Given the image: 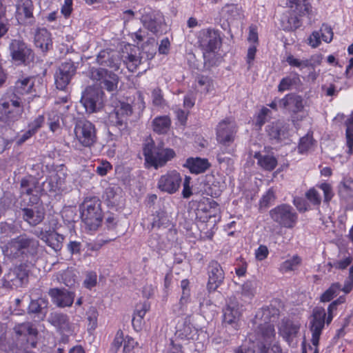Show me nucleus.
<instances>
[{
    "label": "nucleus",
    "instance_id": "nucleus-1",
    "mask_svg": "<svg viewBox=\"0 0 353 353\" xmlns=\"http://www.w3.org/2000/svg\"><path fill=\"white\" fill-rule=\"evenodd\" d=\"M279 315V309L272 305L257 311L254 319L256 330L253 334L258 353H281V347L277 343L272 344L276 335L272 323Z\"/></svg>",
    "mask_w": 353,
    "mask_h": 353
},
{
    "label": "nucleus",
    "instance_id": "nucleus-2",
    "mask_svg": "<svg viewBox=\"0 0 353 353\" xmlns=\"http://www.w3.org/2000/svg\"><path fill=\"white\" fill-rule=\"evenodd\" d=\"M30 99H21L7 92L0 99V124L10 126L21 119Z\"/></svg>",
    "mask_w": 353,
    "mask_h": 353
},
{
    "label": "nucleus",
    "instance_id": "nucleus-3",
    "mask_svg": "<svg viewBox=\"0 0 353 353\" xmlns=\"http://www.w3.org/2000/svg\"><path fill=\"white\" fill-rule=\"evenodd\" d=\"M39 242L38 240L21 235L10 240L2 247L3 254L12 259L22 258L28 261L35 256L38 252Z\"/></svg>",
    "mask_w": 353,
    "mask_h": 353
},
{
    "label": "nucleus",
    "instance_id": "nucleus-4",
    "mask_svg": "<svg viewBox=\"0 0 353 353\" xmlns=\"http://www.w3.org/2000/svg\"><path fill=\"white\" fill-rule=\"evenodd\" d=\"M143 155L146 167L157 170L172 161L176 153L173 149L165 147L163 143H155L151 141L143 147Z\"/></svg>",
    "mask_w": 353,
    "mask_h": 353
},
{
    "label": "nucleus",
    "instance_id": "nucleus-5",
    "mask_svg": "<svg viewBox=\"0 0 353 353\" xmlns=\"http://www.w3.org/2000/svg\"><path fill=\"white\" fill-rule=\"evenodd\" d=\"M81 218L89 230H95L103 219L101 201L96 196L87 197L79 207Z\"/></svg>",
    "mask_w": 353,
    "mask_h": 353
},
{
    "label": "nucleus",
    "instance_id": "nucleus-6",
    "mask_svg": "<svg viewBox=\"0 0 353 353\" xmlns=\"http://www.w3.org/2000/svg\"><path fill=\"white\" fill-rule=\"evenodd\" d=\"M326 323V313L324 308H314L310 321V330L312 332L311 342L313 346L306 347L305 341L302 343V353H319L318 346L320 336Z\"/></svg>",
    "mask_w": 353,
    "mask_h": 353
},
{
    "label": "nucleus",
    "instance_id": "nucleus-7",
    "mask_svg": "<svg viewBox=\"0 0 353 353\" xmlns=\"http://www.w3.org/2000/svg\"><path fill=\"white\" fill-rule=\"evenodd\" d=\"M199 41L203 50L205 63L212 64L211 59L215 57L221 43L219 32L212 29L202 30L199 32Z\"/></svg>",
    "mask_w": 353,
    "mask_h": 353
},
{
    "label": "nucleus",
    "instance_id": "nucleus-8",
    "mask_svg": "<svg viewBox=\"0 0 353 353\" xmlns=\"http://www.w3.org/2000/svg\"><path fill=\"white\" fill-rule=\"evenodd\" d=\"M271 219L280 226L293 228L297 223L298 214L294 208L288 204H281L270 211Z\"/></svg>",
    "mask_w": 353,
    "mask_h": 353
},
{
    "label": "nucleus",
    "instance_id": "nucleus-9",
    "mask_svg": "<svg viewBox=\"0 0 353 353\" xmlns=\"http://www.w3.org/2000/svg\"><path fill=\"white\" fill-rule=\"evenodd\" d=\"M75 139L85 148H91L97 141V130L94 125L87 120H80L74 128Z\"/></svg>",
    "mask_w": 353,
    "mask_h": 353
},
{
    "label": "nucleus",
    "instance_id": "nucleus-10",
    "mask_svg": "<svg viewBox=\"0 0 353 353\" xmlns=\"http://www.w3.org/2000/svg\"><path fill=\"white\" fill-rule=\"evenodd\" d=\"M66 176L67 170L63 165L53 166L49 171L44 185L49 192L60 194L66 190Z\"/></svg>",
    "mask_w": 353,
    "mask_h": 353
},
{
    "label": "nucleus",
    "instance_id": "nucleus-11",
    "mask_svg": "<svg viewBox=\"0 0 353 353\" xmlns=\"http://www.w3.org/2000/svg\"><path fill=\"white\" fill-rule=\"evenodd\" d=\"M287 5L296 16L288 19V25L285 27L288 30H295L301 26V23L299 17L312 14V6L307 0H287Z\"/></svg>",
    "mask_w": 353,
    "mask_h": 353
},
{
    "label": "nucleus",
    "instance_id": "nucleus-12",
    "mask_svg": "<svg viewBox=\"0 0 353 353\" xmlns=\"http://www.w3.org/2000/svg\"><path fill=\"white\" fill-rule=\"evenodd\" d=\"M301 326L298 319L284 318L278 325L279 334L290 346H295L300 336Z\"/></svg>",
    "mask_w": 353,
    "mask_h": 353
},
{
    "label": "nucleus",
    "instance_id": "nucleus-13",
    "mask_svg": "<svg viewBox=\"0 0 353 353\" xmlns=\"http://www.w3.org/2000/svg\"><path fill=\"white\" fill-rule=\"evenodd\" d=\"M236 132L235 121L230 118H225L216 128V141L222 146L230 148L234 141Z\"/></svg>",
    "mask_w": 353,
    "mask_h": 353
},
{
    "label": "nucleus",
    "instance_id": "nucleus-14",
    "mask_svg": "<svg viewBox=\"0 0 353 353\" xmlns=\"http://www.w3.org/2000/svg\"><path fill=\"white\" fill-rule=\"evenodd\" d=\"M81 103L86 112L93 113L99 111L103 104V92L96 86L88 87L82 94Z\"/></svg>",
    "mask_w": 353,
    "mask_h": 353
},
{
    "label": "nucleus",
    "instance_id": "nucleus-15",
    "mask_svg": "<svg viewBox=\"0 0 353 353\" xmlns=\"http://www.w3.org/2000/svg\"><path fill=\"white\" fill-rule=\"evenodd\" d=\"M182 184V176L176 170H170L161 175L157 181L158 189L165 193L174 194Z\"/></svg>",
    "mask_w": 353,
    "mask_h": 353
},
{
    "label": "nucleus",
    "instance_id": "nucleus-16",
    "mask_svg": "<svg viewBox=\"0 0 353 353\" xmlns=\"http://www.w3.org/2000/svg\"><path fill=\"white\" fill-rule=\"evenodd\" d=\"M132 113L130 104L119 101L114 106L112 111L109 112L108 121L112 125L117 126L120 130L126 126V120Z\"/></svg>",
    "mask_w": 353,
    "mask_h": 353
},
{
    "label": "nucleus",
    "instance_id": "nucleus-17",
    "mask_svg": "<svg viewBox=\"0 0 353 353\" xmlns=\"http://www.w3.org/2000/svg\"><path fill=\"white\" fill-rule=\"evenodd\" d=\"M141 21L143 26L154 34L161 32L163 17L161 12L154 11L150 8H144L140 10Z\"/></svg>",
    "mask_w": 353,
    "mask_h": 353
},
{
    "label": "nucleus",
    "instance_id": "nucleus-18",
    "mask_svg": "<svg viewBox=\"0 0 353 353\" xmlns=\"http://www.w3.org/2000/svg\"><path fill=\"white\" fill-rule=\"evenodd\" d=\"M9 50L10 56L14 61L26 63L34 57L32 49L23 40L19 39L11 41Z\"/></svg>",
    "mask_w": 353,
    "mask_h": 353
},
{
    "label": "nucleus",
    "instance_id": "nucleus-19",
    "mask_svg": "<svg viewBox=\"0 0 353 353\" xmlns=\"http://www.w3.org/2000/svg\"><path fill=\"white\" fill-rule=\"evenodd\" d=\"M91 78L99 81L108 91H113L117 89L119 78L113 72H108L103 68H92L90 72Z\"/></svg>",
    "mask_w": 353,
    "mask_h": 353
},
{
    "label": "nucleus",
    "instance_id": "nucleus-20",
    "mask_svg": "<svg viewBox=\"0 0 353 353\" xmlns=\"http://www.w3.org/2000/svg\"><path fill=\"white\" fill-rule=\"evenodd\" d=\"M76 72V68L72 62L61 64L54 74V82L57 89L65 90Z\"/></svg>",
    "mask_w": 353,
    "mask_h": 353
},
{
    "label": "nucleus",
    "instance_id": "nucleus-21",
    "mask_svg": "<svg viewBox=\"0 0 353 353\" xmlns=\"http://www.w3.org/2000/svg\"><path fill=\"white\" fill-rule=\"evenodd\" d=\"M28 272L24 268L17 266L4 276L3 285L10 288L22 287L28 282Z\"/></svg>",
    "mask_w": 353,
    "mask_h": 353
},
{
    "label": "nucleus",
    "instance_id": "nucleus-22",
    "mask_svg": "<svg viewBox=\"0 0 353 353\" xmlns=\"http://www.w3.org/2000/svg\"><path fill=\"white\" fill-rule=\"evenodd\" d=\"M34 234L54 252H57L61 250L64 236L56 232L54 230H44L39 228L34 232Z\"/></svg>",
    "mask_w": 353,
    "mask_h": 353
},
{
    "label": "nucleus",
    "instance_id": "nucleus-23",
    "mask_svg": "<svg viewBox=\"0 0 353 353\" xmlns=\"http://www.w3.org/2000/svg\"><path fill=\"white\" fill-rule=\"evenodd\" d=\"M48 321L63 334L67 336L72 335L76 330V325L69 321L66 314L54 312L50 314Z\"/></svg>",
    "mask_w": 353,
    "mask_h": 353
},
{
    "label": "nucleus",
    "instance_id": "nucleus-24",
    "mask_svg": "<svg viewBox=\"0 0 353 353\" xmlns=\"http://www.w3.org/2000/svg\"><path fill=\"white\" fill-rule=\"evenodd\" d=\"M208 290L210 292L215 291L222 284L225 278L222 267L217 261H211L208 265Z\"/></svg>",
    "mask_w": 353,
    "mask_h": 353
},
{
    "label": "nucleus",
    "instance_id": "nucleus-25",
    "mask_svg": "<svg viewBox=\"0 0 353 353\" xmlns=\"http://www.w3.org/2000/svg\"><path fill=\"white\" fill-rule=\"evenodd\" d=\"M34 81L35 79L32 77H21L15 82L13 91L8 93L21 99H26V95L30 94L32 99V97L36 95Z\"/></svg>",
    "mask_w": 353,
    "mask_h": 353
},
{
    "label": "nucleus",
    "instance_id": "nucleus-26",
    "mask_svg": "<svg viewBox=\"0 0 353 353\" xmlns=\"http://www.w3.org/2000/svg\"><path fill=\"white\" fill-rule=\"evenodd\" d=\"M241 310L239 304L235 301H230L226 307L223 310V321L231 325L235 330L239 327Z\"/></svg>",
    "mask_w": 353,
    "mask_h": 353
},
{
    "label": "nucleus",
    "instance_id": "nucleus-27",
    "mask_svg": "<svg viewBox=\"0 0 353 353\" xmlns=\"http://www.w3.org/2000/svg\"><path fill=\"white\" fill-rule=\"evenodd\" d=\"M37 182L35 179L32 176L26 177L21 179L20 193L23 201H26V197H28V203H37L39 197L37 194H34V192H37Z\"/></svg>",
    "mask_w": 353,
    "mask_h": 353
},
{
    "label": "nucleus",
    "instance_id": "nucleus-28",
    "mask_svg": "<svg viewBox=\"0 0 353 353\" xmlns=\"http://www.w3.org/2000/svg\"><path fill=\"white\" fill-rule=\"evenodd\" d=\"M137 345L138 343L132 337L128 335L124 336L123 332L119 331L112 343L111 350L115 353L120 349L122 353H131V351Z\"/></svg>",
    "mask_w": 353,
    "mask_h": 353
},
{
    "label": "nucleus",
    "instance_id": "nucleus-29",
    "mask_svg": "<svg viewBox=\"0 0 353 353\" xmlns=\"http://www.w3.org/2000/svg\"><path fill=\"white\" fill-rule=\"evenodd\" d=\"M279 108H283L291 113H298L304 108V100L303 98L295 94H286L283 98L279 99Z\"/></svg>",
    "mask_w": 353,
    "mask_h": 353
},
{
    "label": "nucleus",
    "instance_id": "nucleus-30",
    "mask_svg": "<svg viewBox=\"0 0 353 353\" xmlns=\"http://www.w3.org/2000/svg\"><path fill=\"white\" fill-rule=\"evenodd\" d=\"M196 332V330L190 323V315L186 316L177 322L175 332L177 338L184 340L193 339Z\"/></svg>",
    "mask_w": 353,
    "mask_h": 353
},
{
    "label": "nucleus",
    "instance_id": "nucleus-31",
    "mask_svg": "<svg viewBox=\"0 0 353 353\" xmlns=\"http://www.w3.org/2000/svg\"><path fill=\"white\" fill-rule=\"evenodd\" d=\"M96 60L98 64L109 67L114 70H117L119 68L120 60L117 53L112 50H101L97 54Z\"/></svg>",
    "mask_w": 353,
    "mask_h": 353
},
{
    "label": "nucleus",
    "instance_id": "nucleus-32",
    "mask_svg": "<svg viewBox=\"0 0 353 353\" xmlns=\"http://www.w3.org/2000/svg\"><path fill=\"white\" fill-rule=\"evenodd\" d=\"M34 43L42 52L49 50L52 46L50 32L45 28H37L34 32Z\"/></svg>",
    "mask_w": 353,
    "mask_h": 353
},
{
    "label": "nucleus",
    "instance_id": "nucleus-33",
    "mask_svg": "<svg viewBox=\"0 0 353 353\" xmlns=\"http://www.w3.org/2000/svg\"><path fill=\"white\" fill-rule=\"evenodd\" d=\"M183 166L189 170L192 174H199L205 172L211 164L207 159L200 157H189Z\"/></svg>",
    "mask_w": 353,
    "mask_h": 353
},
{
    "label": "nucleus",
    "instance_id": "nucleus-34",
    "mask_svg": "<svg viewBox=\"0 0 353 353\" xmlns=\"http://www.w3.org/2000/svg\"><path fill=\"white\" fill-rule=\"evenodd\" d=\"M267 131L271 139L279 142L285 141L290 136L288 126L281 121L268 125L267 126Z\"/></svg>",
    "mask_w": 353,
    "mask_h": 353
},
{
    "label": "nucleus",
    "instance_id": "nucleus-35",
    "mask_svg": "<svg viewBox=\"0 0 353 353\" xmlns=\"http://www.w3.org/2000/svg\"><path fill=\"white\" fill-rule=\"evenodd\" d=\"M49 294L52 297V301L59 307H64L72 305L74 294L68 291H62L59 289H52Z\"/></svg>",
    "mask_w": 353,
    "mask_h": 353
},
{
    "label": "nucleus",
    "instance_id": "nucleus-36",
    "mask_svg": "<svg viewBox=\"0 0 353 353\" xmlns=\"http://www.w3.org/2000/svg\"><path fill=\"white\" fill-rule=\"evenodd\" d=\"M22 211L24 221L32 225L39 224L44 218L43 209L38 205L32 206L31 208H24Z\"/></svg>",
    "mask_w": 353,
    "mask_h": 353
},
{
    "label": "nucleus",
    "instance_id": "nucleus-37",
    "mask_svg": "<svg viewBox=\"0 0 353 353\" xmlns=\"http://www.w3.org/2000/svg\"><path fill=\"white\" fill-rule=\"evenodd\" d=\"M302 263L303 259L298 254L288 255L280 264L279 270L283 274L295 272L299 269Z\"/></svg>",
    "mask_w": 353,
    "mask_h": 353
},
{
    "label": "nucleus",
    "instance_id": "nucleus-38",
    "mask_svg": "<svg viewBox=\"0 0 353 353\" xmlns=\"http://www.w3.org/2000/svg\"><path fill=\"white\" fill-rule=\"evenodd\" d=\"M103 198L108 205H119L123 200L122 190L117 186L108 187L105 190Z\"/></svg>",
    "mask_w": 353,
    "mask_h": 353
},
{
    "label": "nucleus",
    "instance_id": "nucleus-39",
    "mask_svg": "<svg viewBox=\"0 0 353 353\" xmlns=\"http://www.w3.org/2000/svg\"><path fill=\"white\" fill-rule=\"evenodd\" d=\"M171 126V120L168 116H160L152 121L153 130L158 134H166Z\"/></svg>",
    "mask_w": 353,
    "mask_h": 353
},
{
    "label": "nucleus",
    "instance_id": "nucleus-40",
    "mask_svg": "<svg viewBox=\"0 0 353 353\" xmlns=\"http://www.w3.org/2000/svg\"><path fill=\"white\" fill-rule=\"evenodd\" d=\"M254 157L257 159L258 164L265 170L271 171L277 165L276 159L272 155H262L260 153H256Z\"/></svg>",
    "mask_w": 353,
    "mask_h": 353
},
{
    "label": "nucleus",
    "instance_id": "nucleus-41",
    "mask_svg": "<svg viewBox=\"0 0 353 353\" xmlns=\"http://www.w3.org/2000/svg\"><path fill=\"white\" fill-rule=\"evenodd\" d=\"M33 6L31 0H21L17 6V16L21 19L32 17Z\"/></svg>",
    "mask_w": 353,
    "mask_h": 353
},
{
    "label": "nucleus",
    "instance_id": "nucleus-42",
    "mask_svg": "<svg viewBox=\"0 0 353 353\" xmlns=\"http://www.w3.org/2000/svg\"><path fill=\"white\" fill-rule=\"evenodd\" d=\"M223 13L228 21L241 19L243 15L241 7L236 4L226 5L223 8Z\"/></svg>",
    "mask_w": 353,
    "mask_h": 353
},
{
    "label": "nucleus",
    "instance_id": "nucleus-43",
    "mask_svg": "<svg viewBox=\"0 0 353 353\" xmlns=\"http://www.w3.org/2000/svg\"><path fill=\"white\" fill-rule=\"evenodd\" d=\"M48 304V301L44 298L32 300L28 306V311L30 313H39L44 316L46 313Z\"/></svg>",
    "mask_w": 353,
    "mask_h": 353
},
{
    "label": "nucleus",
    "instance_id": "nucleus-44",
    "mask_svg": "<svg viewBox=\"0 0 353 353\" xmlns=\"http://www.w3.org/2000/svg\"><path fill=\"white\" fill-rule=\"evenodd\" d=\"M170 225V216L163 211L158 212L157 215L154 217L152 223V227L153 228H168Z\"/></svg>",
    "mask_w": 353,
    "mask_h": 353
},
{
    "label": "nucleus",
    "instance_id": "nucleus-45",
    "mask_svg": "<svg viewBox=\"0 0 353 353\" xmlns=\"http://www.w3.org/2000/svg\"><path fill=\"white\" fill-rule=\"evenodd\" d=\"M257 283L255 281H247L241 286V295L251 300L256 294Z\"/></svg>",
    "mask_w": 353,
    "mask_h": 353
},
{
    "label": "nucleus",
    "instance_id": "nucleus-46",
    "mask_svg": "<svg viewBox=\"0 0 353 353\" xmlns=\"http://www.w3.org/2000/svg\"><path fill=\"white\" fill-rule=\"evenodd\" d=\"M14 330L18 336L30 335L35 336L38 333L37 330L30 323L18 324L15 325Z\"/></svg>",
    "mask_w": 353,
    "mask_h": 353
},
{
    "label": "nucleus",
    "instance_id": "nucleus-47",
    "mask_svg": "<svg viewBox=\"0 0 353 353\" xmlns=\"http://www.w3.org/2000/svg\"><path fill=\"white\" fill-rule=\"evenodd\" d=\"M189 300L190 299L187 298V294H185L184 296H181L179 303L172 307L173 313L178 316L186 315Z\"/></svg>",
    "mask_w": 353,
    "mask_h": 353
},
{
    "label": "nucleus",
    "instance_id": "nucleus-48",
    "mask_svg": "<svg viewBox=\"0 0 353 353\" xmlns=\"http://www.w3.org/2000/svg\"><path fill=\"white\" fill-rule=\"evenodd\" d=\"M340 195L345 198L349 199L353 197V180L348 178L344 179L341 183L339 187Z\"/></svg>",
    "mask_w": 353,
    "mask_h": 353
},
{
    "label": "nucleus",
    "instance_id": "nucleus-49",
    "mask_svg": "<svg viewBox=\"0 0 353 353\" xmlns=\"http://www.w3.org/2000/svg\"><path fill=\"white\" fill-rule=\"evenodd\" d=\"M123 61L129 71L134 72L141 64V59L136 53L133 54L131 52L125 57Z\"/></svg>",
    "mask_w": 353,
    "mask_h": 353
},
{
    "label": "nucleus",
    "instance_id": "nucleus-50",
    "mask_svg": "<svg viewBox=\"0 0 353 353\" xmlns=\"http://www.w3.org/2000/svg\"><path fill=\"white\" fill-rule=\"evenodd\" d=\"M346 139L347 146L348 148L347 154H352L353 152V113L347 121Z\"/></svg>",
    "mask_w": 353,
    "mask_h": 353
},
{
    "label": "nucleus",
    "instance_id": "nucleus-51",
    "mask_svg": "<svg viewBox=\"0 0 353 353\" xmlns=\"http://www.w3.org/2000/svg\"><path fill=\"white\" fill-rule=\"evenodd\" d=\"M341 290V285L339 283H333L321 296L322 302H329Z\"/></svg>",
    "mask_w": 353,
    "mask_h": 353
},
{
    "label": "nucleus",
    "instance_id": "nucleus-52",
    "mask_svg": "<svg viewBox=\"0 0 353 353\" xmlns=\"http://www.w3.org/2000/svg\"><path fill=\"white\" fill-rule=\"evenodd\" d=\"M58 279L65 285L70 288L74 286L76 282L75 275L74 274L72 271L70 270H65L62 273H61L59 274Z\"/></svg>",
    "mask_w": 353,
    "mask_h": 353
},
{
    "label": "nucleus",
    "instance_id": "nucleus-53",
    "mask_svg": "<svg viewBox=\"0 0 353 353\" xmlns=\"http://www.w3.org/2000/svg\"><path fill=\"white\" fill-rule=\"evenodd\" d=\"M275 194L274 190L269 189L261 197L259 201V207L261 209L268 208L275 200Z\"/></svg>",
    "mask_w": 353,
    "mask_h": 353
},
{
    "label": "nucleus",
    "instance_id": "nucleus-54",
    "mask_svg": "<svg viewBox=\"0 0 353 353\" xmlns=\"http://www.w3.org/2000/svg\"><path fill=\"white\" fill-rule=\"evenodd\" d=\"M286 61L290 66L297 68L301 71H302L305 68H308L307 61L306 59H300L294 57L292 54H289L286 57Z\"/></svg>",
    "mask_w": 353,
    "mask_h": 353
},
{
    "label": "nucleus",
    "instance_id": "nucleus-55",
    "mask_svg": "<svg viewBox=\"0 0 353 353\" xmlns=\"http://www.w3.org/2000/svg\"><path fill=\"white\" fill-rule=\"evenodd\" d=\"M286 61L290 66L297 68L301 71H302L305 68H308L307 61L306 59H300L294 57L292 54H289L286 57Z\"/></svg>",
    "mask_w": 353,
    "mask_h": 353
},
{
    "label": "nucleus",
    "instance_id": "nucleus-56",
    "mask_svg": "<svg viewBox=\"0 0 353 353\" xmlns=\"http://www.w3.org/2000/svg\"><path fill=\"white\" fill-rule=\"evenodd\" d=\"M198 85L201 87V92L203 93H208L213 89V84L212 79L205 76H201L198 77Z\"/></svg>",
    "mask_w": 353,
    "mask_h": 353
},
{
    "label": "nucleus",
    "instance_id": "nucleus-57",
    "mask_svg": "<svg viewBox=\"0 0 353 353\" xmlns=\"http://www.w3.org/2000/svg\"><path fill=\"white\" fill-rule=\"evenodd\" d=\"M305 197L308 201L314 206L319 207L321 203V197L319 192L315 188H310L305 193Z\"/></svg>",
    "mask_w": 353,
    "mask_h": 353
},
{
    "label": "nucleus",
    "instance_id": "nucleus-58",
    "mask_svg": "<svg viewBox=\"0 0 353 353\" xmlns=\"http://www.w3.org/2000/svg\"><path fill=\"white\" fill-rule=\"evenodd\" d=\"M313 139L310 135H306L300 139V142L298 146V152L300 154L306 153L312 146Z\"/></svg>",
    "mask_w": 353,
    "mask_h": 353
},
{
    "label": "nucleus",
    "instance_id": "nucleus-59",
    "mask_svg": "<svg viewBox=\"0 0 353 353\" xmlns=\"http://www.w3.org/2000/svg\"><path fill=\"white\" fill-rule=\"evenodd\" d=\"M299 80L298 74H296L294 77H287L281 79L280 81L278 90L279 92H284L290 89L291 86L296 83Z\"/></svg>",
    "mask_w": 353,
    "mask_h": 353
},
{
    "label": "nucleus",
    "instance_id": "nucleus-60",
    "mask_svg": "<svg viewBox=\"0 0 353 353\" xmlns=\"http://www.w3.org/2000/svg\"><path fill=\"white\" fill-rule=\"evenodd\" d=\"M60 117L57 112L52 111L48 113V123L50 130L56 132L60 128Z\"/></svg>",
    "mask_w": 353,
    "mask_h": 353
},
{
    "label": "nucleus",
    "instance_id": "nucleus-61",
    "mask_svg": "<svg viewBox=\"0 0 353 353\" xmlns=\"http://www.w3.org/2000/svg\"><path fill=\"white\" fill-rule=\"evenodd\" d=\"M248 341L250 343V345H247L245 343H244L239 348L236 353H255L256 350L254 334H249Z\"/></svg>",
    "mask_w": 353,
    "mask_h": 353
},
{
    "label": "nucleus",
    "instance_id": "nucleus-62",
    "mask_svg": "<svg viewBox=\"0 0 353 353\" xmlns=\"http://www.w3.org/2000/svg\"><path fill=\"white\" fill-rule=\"evenodd\" d=\"M86 314L90 329L94 330L97 325L98 312L97 309L94 307H90Z\"/></svg>",
    "mask_w": 353,
    "mask_h": 353
},
{
    "label": "nucleus",
    "instance_id": "nucleus-63",
    "mask_svg": "<svg viewBox=\"0 0 353 353\" xmlns=\"http://www.w3.org/2000/svg\"><path fill=\"white\" fill-rule=\"evenodd\" d=\"M150 309V304L148 301H144L137 304L134 312V315L144 319L146 313Z\"/></svg>",
    "mask_w": 353,
    "mask_h": 353
},
{
    "label": "nucleus",
    "instance_id": "nucleus-64",
    "mask_svg": "<svg viewBox=\"0 0 353 353\" xmlns=\"http://www.w3.org/2000/svg\"><path fill=\"white\" fill-rule=\"evenodd\" d=\"M320 32L321 39L325 43H330L333 39V32L330 26L323 24L321 27Z\"/></svg>",
    "mask_w": 353,
    "mask_h": 353
}]
</instances>
